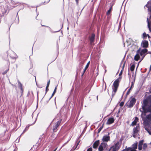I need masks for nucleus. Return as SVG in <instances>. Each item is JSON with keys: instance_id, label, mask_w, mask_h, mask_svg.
Returning <instances> with one entry per match:
<instances>
[{"instance_id": "nucleus-43", "label": "nucleus", "mask_w": 151, "mask_h": 151, "mask_svg": "<svg viewBox=\"0 0 151 151\" xmlns=\"http://www.w3.org/2000/svg\"><path fill=\"white\" fill-rule=\"evenodd\" d=\"M149 132V134L151 135V132Z\"/></svg>"}, {"instance_id": "nucleus-3", "label": "nucleus", "mask_w": 151, "mask_h": 151, "mask_svg": "<svg viewBox=\"0 0 151 151\" xmlns=\"http://www.w3.org/2000/svg\"><path fill=\"white\" fill-rule=\"evenodd\" d=\"M138 143L137 142H136L134 144L132 145V147H128L126 146L125 149L122 151H137L136 149L137 148Z\"/></svg>"}, {"instance_id": "nucleus-46", "label": "nucleus", "mask_w": 151, "mask_h": 151, "mask_svg": "<svg viewBox=\"0 0 151 151\" xmlns=\"http://www.w3.org/2000/svg\"><path fill=\"white\" fill-rule=\"evenodd\" d=\"M14 151H15V150H14Z\"/></svg>"}, {"instance_id": "nucleus-2", "label": "nucleus", "mask_w": 151, "mask_h": 151, "mask_svg": "<svg viewBox=\"0 0 151 151\" xmlns=\"http://www.w3.org/2000/svg\"><path fill=\"white\" fill-rule=\"evenodd\" d=\"M147 51V50L146 49H144L141 50L139 49L137 51V54L134 56V59L136 61H138L140 58V56L142 57V60L143 59L145 56V53Z\"/></svg>"}, {"instance_id": "nucleus-1", "label": "nucleus", "mask_w": 151, "mask_h": 151, "mask_svg": "<svg viewBox=\"0 0 151 151\" xmlns=\"http://www.w3.org/2000/svg\"><path fill=\"white\" fill-rule=\"evenodd\" d=\"M140 111L142 112L141 116L142 118H144L147 112L151 111V104L150 105L147 100L145 99L143 101L142 108L140 109Z\"/></svg>"}, {"instance_id": "nucleus-28", "label": "nucleus", "mask_w": 151, "mask_h": 151, "mask_svg": "<svg viewBox=\"0 0 151 151\" xmlns=\"http://www.w3.org/2000/svg\"><path fill=\"white\" fill-rule=\"evenodd\" d=\"M124 104V103L123 102H122L119 105L120 106H122Z\"/></svg>"}, {"instance_id": "nucleus-23", "label": "nucleus", "mask_w": 151, "mask_h": 151, "mask_svg": "<svg viewBox=\"0 0 151 151\" xmlns=\"http://www.w3.org/2000/svg\"><path fill=\"white\" fill-rule=\"evenodd\" d=\"M143 35L144 37V39H145V37H147V34L145 32H144V33H143Z\"/></svg>"}, {"instance_id": "nucleus-38", "label": "nucleus", "mask_w": 151, "mask_h": 151, "mask_svg": "<svg viewBox=\"0 0 151 151\" xmlns=\"http://www.w3.org/2000/svg\"><path fill=\"white\" fill-rule=\"evenodd\" d=\"M122 74V72H121L119 74V76H120Z\"/></svg>"}, {"instance_id": "nucleus-45", "label": "nucleus", "mask_w": 151, "mask_h": 151, "mask_svg": "<svg viewBox=\"0 0 151 151\" xmlns=\"http://www.w3.org/2000/svg\"><path fill=\"white\" fill-rule=\"evenodd\" d=\"M1 22V20H0V23Z\"/></svg>"}, {"instance_id": "nucleus-21", "label": "nucleus", "mask_w": 151, "mask_h": 151, "mask_svg": "<svg viewBox=\"0 0 151 151\" xmlns=\"http://www.w3.org/2000/svg\"><path fill=\"white\" fill-rule=\"evenodd\" d=\"M134 81H132L131 82V86L130 88H129V90H131L132 88H133V86L134 85Z\"/></svg>"}, {"instance_id": "nucleus-22", "label": "nucleus", "mask_w": 151, "mask_h": 151, "mask_svg": "<svg viewBox=\"0 0 151 151\" xmlns=\"http://www.w3.org/2000/svg\"><path fill=\"white\" fill-rule=\"evenodd\" d=\"M112 6H111L110 7V9H109V10L107 12V14H110V13L111 12V9H112Z\"/></svg>"}, {"instance_id": "nucleus-5", "label": "nucleus", "mask_w": 151, "mask_h": 151, "mask_svg": "<svg viewBox=\"0 0 151 151\" xmlns=\"http://www.w3.org/2000/svg\"><path fill=\"white\" fill-rule=\"evenodd\" d=\"M119 142H117L114 145L111 147L109 150H111V151H117L119 148Z\"/></svg>"}, {"instance_id": "nucleus-42", "label": "nucleus", "mask_w": 151, "mask_h": 151, "mask_svg": "<svg viewBox=\"0 0 151 151\" xmlns=\"http://www.w3.org/2000/svg\"><path fill=\"white\" fill-rule=\"evenodd\" d=\"M57 148H55L53 151H56L57 150Z\"/></svg>"}, {"instance_id": "nucleus-20", "label": "nucleus", "mask_w": 151, "mask_h": 151, "mask_svg": "<svg viewBox=\"0 0 151 151\" xmlns=\"http://www.w3.org/2000/svg\"><path fill=\"white\" fill-rule=\"evenodd\" d=\"M147 147V145L146 143H144L143 145V148L144 150H145Z\"/></svg>"}, {"instance_id": "nucleus-33", "label": "nucleus", "mask_w": 151, "mask_h": 151, "mask_svg": "<svg viewBox=\"0 0 151 151\" xmlns=\"http://www.w3.org/2000/svg\"><path fill=\"white\" fill-rule=\"evenodd\" d=\"M130 90H129V89L128 91L127 92V95H128L129 94V92H130Z\"/></svg>"}, {"instance_id": "nucleus-10", "label": "nucleus", "mask_w": 151, "mask_h": 151, "mask_svg": "<svg viewBox=\"0 0 151 151\" xmlns=\"http://www.w3.org/2000/svg\"><path fill=\"white\" fill-rule=\"evenodd\" d=\"M144 141L143 140H140L139 141L138 149L139 150H141L142 149V145L144 142Z\"/></svg>"}, {"instance_id": "nucleus-19", "label": "nucleus", "mask_w": 151, "mask_h": 151, "mask_svg": "<svg viewBox=\"0 0 151 151\" xmlns=\"http://www.w3.org/2000/svg\"><path fill=\"white\" fill-rule=\"evenodd\" d=\"M135 66L134 65H132L130 67V70L132 71H133L134 69Z\"/></svg>"}, {"instance_id": "nucleus-37", "label": "nucleus", "mask_w": 151, "mask_h": 151, "mask_svg": "<svg viewBox=\"0 0 151 151\" xmlns=\"http://www.w3.org/2000/svg\"><path fill=\"white\" fill-rule=\"evenodd\" d=\"M77 4L78 3V0H75Z\"/></svg>"}, {"instance_id": "nucleus-27", "label": "nucleus", "mask_w": 151, "mask_h": 151, "mask_svg": "<svg viewBox=\"0 0 151 151\" xmlns=\"http://www.w3.org/2000/svg\"><path fill=\"white\" fill-rule=\"evenodd\" d=\"M28 128H29V126H28V127H26V128H25V129L23 131V132H22V134L24 133V132H25L26 131V130L28 129Z\"/></svg>"}, {"instance_id": "nucleus-40", "label": "nucleus", "mask_w": 151, "mask_h": 151, "mask_svg": "<svg viewBox=\"0 0 151 151\" xmlns=\"http://www.w3.org/2000/svg\"><path fill=\"white\" fill-rule=\"evenodd\" d=\"M147 36H148V38H150V36H149V35H148V34H147Z\"/></svg>"}, {"instance_id": "nucleus-25", "label": "nucleus", "mask_w": 151, "mask_h": 151, "mask_svg": "<svg viewBox=\"0 0 151 151\" xmlns=\"http://www.w3.org/2000/svg\"><path fill=\"white\" fill-rule=\"evenodd\" d=\"M136 123L134 121H133L132 124H131V125L132 126H133L134 125H136Z\"/></svg>"}, {"instance_id": "nucleus-32", "label": "nucleus", "mask_w": 151, "mask_h": 151, "mask_svg": "<svg viewBox=\"0 0 151 151\" xmlns=\"http://www.w3.org/2000/svg\"><path fill=\"white\" fill-rule=\"evenodd\" d=\"M70 138H69V139L68 140V141L66 142L65 143H64L63 145V146L64 145H65L66 144H67L68 142L70 141Z\"/></svg>"}, {"instance_id": "nucleus-29", "label": "nucleus", "mask_w": 151, "mask_h": 151, "mask_svg": "<svg viewBox=\"0 0 151 151\" xmlns=\"http://www.w3.org/2000/svg\"><path fill=\"white\" fill-rule=\"evenodd\" d=\"M86 151H92V149L91 147H90Z\"/></svg>"}, {"instance_id": "nucleus-17", "label": "nucleus", "mask_w": 151, "mask_h": 151, "mask_svg": "<svg viewBox=\"0 0 151 151\" xmlns=\"http://www.w3.org/2000/svg\"><path fill=\"white\" fill-rule=\"evenodd\" d=\"M18 83L19 87L20 89H21L22 91V92L23 91V88L22 87V83L19 82V81H18Z\"/></svg>"}, {"instance_id": "nucleus-44", "label": "nucleus", "mask_w": 151, "mask_h": 151, "mask_svg": "<svg viewBox=\"0 0 151 151\" xmlns=\"http://www.w3.org/2000/svg\"><path fill=\"white\" fill-rule=\"evenodd\" d=\"M55 119H54V120H55Z\"/></svg>"}, {"instance_id": "nucleus-7", "label": "nucleus", "mask_w": 151, "mask_h": 151, "mask_svg": "<svg viewBox=\"0 0 151 151\" xmlns=\"http://www.w3.org/2000/svg\"><path fill=\"white\" fill-rule=\"evenodd\" d=\"M107 143L105 142L101 143L99 147V151H103L104 148H106L107 147Z\"/></svg>"}, {"instance_id": "nucleus-8", "label": "nucleus", "mask_w": 151, "mask_h": 151, "mask_svg": "<svg viewBox=\"0 0 151 151\" xmlns=\"http://www.w3.org/2000/svg\"><path fill=\"white\" fill-rule=\"evenodd\" d=\"M61 121V119H60V120L58 121L56 123L54 124L53 126V131L54 132H56L57 131V129L60 125Z\"/></svg>"}, {"instance_id": "nucleus-36", "label": "nucleus", "mask_w": 151, "mask_h": 151, "mask_svg": "<svg viewBox=\"0 0 151 151\" xmlns=\"http://www.w3.org/2000/svg\"><path fill=\"white\" fill-rule=\"evenodd\" d=\"M48 87H47V86L46 87V92L48 90Z\"/></svg>"}, {"instance_id": "nucleus-13", "label": "nucleus", "mask_w": 151, "mask_h": 151, "mask_svg": "<svg viewBox=\"0 0 151 151\" xmlns=\"http://www.w3.org/2000/svg\"><path fill=\"white\" fill-rule=\"evenodd\" d=\"M114 119L113 118H110L106 122V124H110L114 122Z\"/></svg>"}, {"instance_id": "nucleus-30", "label": "nucleus", "mask_w": 151, "mask_h": 151, "mask_svg": "<svg viewBox=\"0 0 151 151\" xmlns=\"http://www.w3.org/2000/svg\"><path fill=\"white\" fill-rule=\"evenodd\" d=\"M146 118H151V114H149L147 116Z\"/></svg>"}, {"instance_id": "nucleus-16", "label": "nucleus", "mask_w": 151, "mask_h": 151, "mask_svg": "<svg viewBox=\"0 0 151 151\" xmlns=\"http://www.w3.org/2000/svg\"><path fill=\"white\" fill-rule=\"evenodd\" d=\"M90 61H89L88 63L87 64V65H86V67H85V68H84V70L83 71V74H82V76H83L84 74V73L86 71V70L87 69V68H88V67L89 66V64H90Z\"/></svg>"}, {"instance_id": "nucleus-6", "label": "nucleus", "mask_w": 151, "mask_h": 151, "mask_svg": "<svg viewBox=\"0 0 151 151\" xmlns=\"http://www.w3.org/2000/svg\"><path fill=\"white\" fill-rule=\"evenodd\" d=\"M139 129L140 127L139 125H137L136 127L133 129V136L134 138L136 137V135L139 131Z\"/></svg>"}, {"instance_id": "nucleus-39", "label": "nucleus", "mask_w": 151, "mask_h": 151, "mask_svg": "<svg viewBox=\"0 0 151 151\" xmlns=\"http://www.w3.org/2000/svg\"><path fill=\"white\" fill-rule=\"evenodd\" d=\"M150 71H151V64L150 66Z\"/></svg>"}, {"instance_id": "nucleus-12", "label": "nucleus", "mask_w": 151, "mask_h": 151, "mask_svg": "<svg viewBox=\"0 0 151 151\" xmlns=\"http://www.w3.org/2000/svg\"><path fill=\"white\" fill-rule=\"evenodd\" d=\"M110 140V137L108 135H104L102 138V141L104 142H108Z\"/></svg>"}, {"instance_id": "nucleus-18", "label": "nucleus", "mask_w": 151, "mask_h": 151, "mask_svg": "<svg viewBox=\"0 0 151 151\" xmlns=\"http://www.w3.org/2000/svg\"><path fill=\"white\" fill-rule=\"evenodd\" d=\"M57 86L55 88V89L54 91L53 92V93H52V96L50 98H51L54 95V94L55 93H56V90H57Z\"/></svg>"}, {"instance_id": "nucleus-41", "label": "nucleus", "mask_w": 151, "mask_h": 151, "mask_svg": "<svg viewBox=\"0 0 151 151\" xmlns=\"http://www.w3.org/2000/svg\"><path fill=\"white\" fill-rule=\"evenodd\" d=\"M17 58V57H14L13 58H14V59H16Z\"/></svg>"}, {"instance_id": "nucleus-14", "label": "nucleus", "mask_w": 151, "mask_h": 151, "mask_svg": "<svg viewBox=\"0 0 151 151\" xmlns=\"http://www.w3.org/2000/svg\"><path fill=\"white\" fill-rule=\"evenodd\" d=\"M99 143V140H97L93 144V147L94 148H96L98 146Z\"/></svg>"}, {"instance_id": "nucleus-31", "label": "nucleus", "mask_w": 151, "mask_h": 151, "mask_svg": "<svg viewBox=\"0 0 151 151\" xmlns=\"http://www.w3.org/2000/svg\"><path fill=\"white\" fill-rule=\"evenodd\" d=\"M50 83V80H49L47 82V87H48L49 84Z\"/></svg>"}, {"instance_id": "nucleus-11", "label": "nucleus", "mask_w": 151, "mask_h": 151, "mask_svg": "<svg viewBox=\"0 0 151 151\" xmlns=\"http://www.w3.org/2000/svg\"><path fill=\"white\" fill-rule=\"evenodd\" d=\"M141 45L143 47L147 48L148 46V42L147 40H144L142 42Z\"/></svg>"}, {"instance_id": "nucleus-35", "label": "nucleus", "mask_w": 151, "mask_h": 151, "mask_svg": "<svg viewBox=\"0 0 151 151\" xmlns=\"http://www.w3.org/2000/svg\"><path fill=\"white\" fill-rule=\"evenodd\" d=\"M101 128H99L98 129V132H99L100 131H101Z\"/></svg>"}, {"instance_id": "nucleus-15", "label": "nucleus", "mask_w": 151, "mask_h": 151, "mask_svg": "<svg viewBox=\"0 0 151 151\" xmlns=\"http://www.w3.org/2000/svg\"><path fill=\"white\" fill-rule=\"evenodd\" d=\"M95 35L94 34H92L90 37V43L91 44H92V43L94 42V40Z\"/></svg>"}, {"instance_id": "nucleus-34", "label": "nucleus", "mask_w": 151, "mask_h": 151, "mask_svg": "<svg viewBox=\"0 0 151 151\" xmlns=\"http://www.w3.org/2000/svg\"><path fill=\"white\" fill-rule=\"evenodd\" d=\"M83 68V65L82 64L81 65V67H80V69H79V70H81V69H82V68Z\"/></svg>"}, {"instance_id": "nucleus-26", "label": "nucleus", "mask_w": 151, "mask_h": 151, "mask_svg": "<svg viewBox=\"0 0 151 151\" xmlns=\"http://www.w3.org/2000/svg\"><path fill=\"white\" fill-rule=\"evenodd\" d=\"M134 121L137 123L138 121V118L137 117H135Z\"/></svg>"}, {"instance_id": "nucleus-9", "label": "nucleus", "mask_w": 151, "mask_h": 151, "mask_svg": "<svg viewBox=\"0 0 151 151\" xmlns=\"http://www.w3.org/2000/svg\"><path fill=\"white\" fill-rule=\"evenodd\" d=\"M136 101V100L135 98H132L130 101L129 106L130 107H132L133 105L134 104Z\"/></svg>"}, {"instance_id": "nucleus-24", "label": "nucleus", "mask_w": 151, "mask_h": 151, "mask_svg": "<svg viewBox=\"0 0 151 151\" xmlns=\"http://www.w3.org/2000/svg\"><path fill=\"white\" fill-rule=\"evenodd\" d=\"M80 142V141H79L77 143V145H76V146L74 148L73 147V150H75L76 148H77V146L78 145H79V143Z\"/></svg>"}, {"instance_id": "nucleus-4", "label": "nucleus", "mask_w": 151, "mask_h": 151, "mask_svg": "<svg viewBox=\"0 0 151 151\" xmlns=\"http://www.w3.org/2000/svg\"><path fill=\"white\" fill-rule=\"evenodd\" d=\"M119 79L118 78L114 83L113 86L112 87L113 91L112 93V97L114 96L115 95V93L117 91L119 86Z\"/></svg>"}]
</instances>
